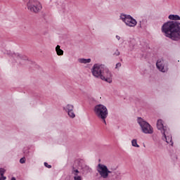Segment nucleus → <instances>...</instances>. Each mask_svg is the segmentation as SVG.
I'll return each mask as SVG.
<instances>
[{"mask_svg":"<svg viewBox=\"0 0 180 180\" xmlns=\"http://www.w3.org/2000/svg\"><path fill=\"white\" fill-rule=\"evenodd\" d=\"M169 19L172 21H167L162 26V33H164L165 37L171 39L174 41H179L180 40V20L179 15L171 14Z\"/></svg>","mask_w":180,"mask_h":180,"instance_id":"f257e3e1","label":"nucleus"},{"mask_svg":"<svg viewBox=\"0 0 180 180\" xmlns=\"http://www.w3.org/2000/svg\"><path fill=\"white\" fill-rule=\"evenodd\" d=\"M91 72L95 78H99L102 81H105V82L111 84L112 72L104 65L94 64L91 69Z\"/></svg>","mask_w":180,"mask_h":180,"instance_id":"f03ea898","label":"nucleus"},{"mask_svg":"<svg viewBox=\"0 0 180 180\" xmlns=\"http://www.w3.org/2000/svg\"><path fill=\"white\" fill-rule=\"evenodd\" d=\"M94 113L98 119H106L108 115V108L102 104H98L94 107Z\"/></svg>","mask_w":180,"mask_h":180,"instance_id":"7ed1b4c3","label":"nucleus"},{"mask_svg":"<svg viewBox=\"0 0 180 180\" xmlns=\"http://www.w3.org/2000/svg\"><path fill=\"white\" fill-rule=\"evenodd\" d=\"M27 9L34 13H39L41 11V4L37 0H29L27 4Z\"/></svg>","mask_w":180,"mask_h":180,"instance_id":"20e7f679","label":"nucleus"},{"mask_svg":"<svg viewBox=\"0 0 180 180\" xmlns=\"http://www.w3.org/2000/svg\"><path fill=\"white\" fill-rule=\"evenodd\" d=\"M138 123L140 125L143 133H145V134H153V133H154L151 125H150L146 121H144L143 118L139 117Z\"/></svg>","mask_w":180,"mask_h":180,"instance_id":"39448f33","label":"nucleus"},{"mask_svg":"<svg viewBox=\"0 0 180 180\" xmlns=\"http://www.w3.org/2000/svg\"><path fill=\"white\" fill-rule=\"evenodd\" d=\"M120 18L122 20L125 22L127 26H129V27H134V26L137 25V21L130 15L122 14L121 15Z\"/></svg>","mask_w":180,"mask_h":180,"instance_id":"423d86ee","label":"nucleus"},{"mask_svg":"<svg viewBox=\"0 0 180 180\" xmlns=\"http://www.w3.org/2000/svg\"><path fill=\"white\" fill-rule=\"evenodd\" d=\"M97 171L101 178L106 179L108 178V167L105 165L98 164Z\"/></svg>","mask_w":180,"mask_h":180,"instance_id":"0eeeda50","label":"nucleus"},{"mask_svg":"<svg viewBox=\"0 0 180 180\" xmlns=\"http://www.w3.org/2000/svg\"><path fill=\"white\" fill-rule=\"evenodd\" d=\"M156 67L159 70V71H161V72H167L168 71V66H165V64H164V60H158L156 63Z\"/></svg>","mask_w":180,"mask_h":180,"instance_id":"6e6552de","label":"nucleus"},{"mask_svg":"<svg viewBox=\"0 0 180 180\" xmlns=\"http://www.w3.org/2000/svg\"><path fill=\"white\" fill-rule=\"evenodd\" d=\"M63 110L67 112L69 117H71V119H74V117H75V113H74V105L68 104L66 107L63 108Z\"/></svg>","mask_w":180,"mask_h":180,"instance_id":"1a4fd4ad","label":"nucleus"},{"mask_svg":"<svg viewBox=\"0 0 180 180\" xmlns=\"http://www.w3.org/2000/svg\"><path fill=\"white\" fill-rule=\"evenodd\" d=\"M163 140H165L167 144H171V146L174 145V142H172V136L168 134V131H164L163 133Z\"/></svg>","mask_w":180,"mask_h":180,"instance_id":"9d476101","label":"nucleus"},{"mask_svg":"<svg viewBox=\"0 0 180 180\" xmlns=\"http://www.w3.org/2000/svg\"><path fill=\"white\" fill-rule=\"evenodd\" d=\"M157 127L158 130H161L162 134L163 131H167V129H164V123L162 122V120H158L157 122Z\"/></svg>","mask_w":180,"mask_h":180,"instance_id":"9b49d317","label":"nucleus"},{"mask_svg":"<svg viewBox=\"0 0 180 180\" xmlns=\"http://www.w3.org/2000/svg\"><path fill=\"white\" fill-rule=\"evenodd\" d=\"M56 51L58 56H63V54H64V51L60 49V46L59 45H57V46L56 47Z\"/></svg>","mask_w":180,"mask_h":180,"instance_id":"f8f14e48","label":"nucleus"},{"mask_svg":"<svg viewBox=\"0 0 180 180\" xmlns=\"http://www.w3.org/2000/svg\"><path fill=\"white\" fill-rule=\"evenodd\" d=\"M5 175V169L4 168H0V180H6V176H4Z\"/></svg>","mask_w":180,"mask_h":180,"instance_id":"ddd939ff","label":"nucleus"},{"mask_svg":"<svg viewBox=\"0 0 180 180\" xmlns=\"http://www.w3.org/2000/svg\"><path fill=\"white\" fill-rule=\"evenodd\" d=\"M79 63H81V64H88L89 63H91V58H80L79 59Z\"/></svg>","mask_w":180,"mask_h":180,"instance_id":"4468645a","label":"nucleus"},{"mask_svg":"<svg viewBox=\"0 0 180 180\" xmlns=\"http://www.w3.org/2000/svg\"><path fill=\"white\" fill-rule=\"evenodd\" d=\"M131 144H132L133 147H137V148L140 147V146L139 144H137V139H133L131 141Z\"/></svg>","mask_w":180,"mask_h":180,"instance_id":"2eb2a0df","label":"nucleus"},{"mask_svg":"<svg viewBox=\"0 0 180 180\" xmlns=\"http://www.w3.org/2000/svg\"><path fill=\"white\" fill-rule=\"evenodd\" d=\"M13 58H22V56L19 53H12Z\"/></svg>","mask_w":180,"mask_h":180,"instance_id":"dca6fc26","label":"nucleus"},{"mask_svg":"<svg viewBox=\"0 0 180 180\" xmlns=\"http://www.w3.org/2000/svg\"><path fill=\"white\" fill-rule=\"evenodd\" d=\"M112 56L116 57L120 56V51H119V49H116L115 52L112 54Z\"/></svg>","mask_w":180,"mask_h":180,"instance_id":"f3484780","label":"nucleus"},{"mask_svg":"<svg viewBox=\"0 0 180 180\" xmlns=\"http://www.w3.org/2000/svg\"><path fill=\"white\" fill-rule=\"evenodd\" d=\"M74 179L75 180H81V176H78V174H75Z\"/></svg>","mask_w":180,"mask_h":180,"instance_id":"a211bd4d","label":"nucleus"},{"mask_svg":"<svg viewBox=\"0 0 180 180\" xmlns=\"http://www.w3.org/2000/svg\"><path fill=\"white\" fill-rule=\"evenodd\" d=\"M20 164H25V162H26V158H22L20 160Z\"/></svg>","mask_w":180,"mask_h":180,"instance_id":"6ab92c4d","label":"nucleus"},{"mask_svg":"<svg viewBox=\"0 0 180 180\" xmlns=\"http://www.w3.org/2000/svg\"><path fill=\"white\" fill-rule=\"evenodd\" d=\"M44 167H46V168H51V165H49V163L46 162L44 163Z\"/></svg>","mask_w":180,"mask_h":180,"instance_id":"aec40b11","label":"nucleus"},{"mask_svg":"<svg viewBox=\"0 0 180 180\" xmlns=\"http://www.w3.org/2000/svg\"><path fill=\"white\" fill-rule=\"evenodd\" d=\"M72 174H79V171L78 169H75L73 167Z\"/></svg>","mask_w":180,"mask_h":180,"instance_id":"412c9836","label":"nucleus"},{"mask_svg":"<svg viewBox=\"0 0 180 180\" xmlns=\"http://www.w3.org/2000/svg\"><path fill=\"white\" fill-rule=\"evenodd\" d=\"M119 67H122V63H118L116 64L115 68H119Z\"/></svg>","mask_w":180,"mask_h":180,"instance_id":"4be33fe9","label":"nucleus"},{"mask_svg":"<svg viewBox=\"0 0 180 180\" xmlns=\"http://www.w3.org/2000/svg\"><path fill=\"white\" fill-rule=\"evenodd\" d=\"M109 174H112V172L107 169V178L109 176Z\"/></svg>","mask_w":180,"mask_h":180,"instance_id":"5701e85b","label":"nucleus"},{"mask_svg":"<svg viewBox=\"0 0 180 180\" xmlns=\"http://www.w3.org/2000/svg\"><path fill=\"white\" fill-rule=\"evenodd\" d=\"M105 124H106V118L101 119Z\"/></svg>","mask_w":180,"mask_h":180,"instance_id":"b1692460","label":"nucleus"},{"mask_svg":"<svg viewBox=\"0 0 180 180\" xmlns=\"http://www.w3.org/2000/svg\"><path fill=\"white\" fill-rule=\"evenodd\" d=\"M116 39H117V40H120V37L118 35H116Z\"/></svg>","mask_w":180,"mask_h":180,"instance_id":"393cba45","label":"nucleus"},{"mask_svg":"<svg viewBox=\"0 0 180 180\" xmlns=\"http://www.w3.org/2000/svg\"><path fill=\"white\" fill-rule=\"evenodd\" d=\"M11 180H16V178L12 177Z\"/></svg>","mask_w":180,"mask_h":180,"instance_id":"a878e982","label":"nucleus"}]
</instances>
